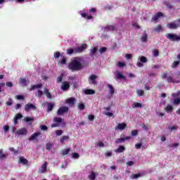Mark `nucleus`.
Instances as JSON below:
<instances>
[{
    "mask_svg": "<svg viewBox=\"0 0 180 180\" xmlns=\"http://www.w3.org/2000/svg\"><path fill=\"white\" fill-rule=\"evenodd\" d=\"M143 107V104H141V103H134L132 104V108H142Z\"/></svg>",
    "mask_w": 180,
    "mask_h": 180,
    "instance_id": "33",
    "label": "nucleus"
},
{
    "mask_svg": "<svg viewBox=\"0 0 180 180\" xmlns=\"http://www.w3.org/2000/svg\"><path fill=\"white\" fill-rule=\"evenodd\" d=\"M16 99H18L19 101L22 100V99H25V97L22 95H17L15 96Z\"/></svg>",
    "mask_w": 180,
    "mask_h": 180,
    "instance_id": "64",
    "label": "nucleus"
},
{
    "mask_svg": "<svg viewBox=\"0 0 180 180\" xmlns=\"http://www.w3.org/2000/svg\"><path fill=\"white\" fill-rule=\"evenodd\" d=\"M9 150L14 153V154H18L19 153L18 150H15V148H9Z\"/></svg>",
    "mask_w": 180,
    "mask_h": 180,
    "instance_id": "60",
    "label": "nucleus"
},
{
    "mask_svg": "<svg viewBox=\"0 0 180 180\" xmlns=\"http://www.w3.org/2000/svg\"><path fill=\"white\" fill-rule=\"evenodd\" d=\"M107 88H109L110 95H113V94H115V88H113L112 84H108Z\"/></svg>",
    "mask_w": 180,
    "mask_h": 180,
    "instance_id": "27",
    "label": "nucleus"
},
{
    "mask_svg": "<svg viewBox=\"0 0 180 180\" xmlns=\"http://www.w3.org/2000/svg\"><path fill=\"white\" fill-rule=\"evenodd\" d=\"M35 96H38V98H41V96H43V91L38 90V94H35Z\"/></svg>",
    "mask_w": 180,
    "mask_h": 180,
    "instance_id": "52",
    "label": "nucleus"
},
{
    "mask_svg": "<svg viewBox=\"0 0 180 180\" xmlns=\"http://www.w3.org/2000/svg\"><path fill=\"white\" fill-rule=\"evenodd\" d=\"M60 63L62 65L67 64V59L65 58H63L62 60H60Z\"/></svg>",
    "mask_w": 180,
    "mask_h": 180,
    "instance_id": "63",
    "label": "nucleus"
},
{
    "mask_svg": "<svg viewBox=\"0 0 180 180\" xmlns=\"http://www.w3.org/2000/svg\"><path fill=\"white\" fill-rule=\"evenodd\" d=\"M126 150V148L123 146H120L115 152L117 153H124Z\"/></svg>",
    "mask_w": 180,
    "mask_h": 180,
    "instance_id": "16",
    "label": "nucleus"
},
{
    "mask_svg": "<svg viewBox=\"0 0 180 180\" xmlns=\"http://www.w3.org/2000/svg\"><path fill=\"white\" fill-rule=\"evenodd\" d=\"M41 86H43V84H41L32 85L30 87V91H33L34 89H39L41 88Z\"/></svg>",
    "mask_w": 180,
    "mask_h": 180,
    "instance_id": "19",
    "label": "nucleus"
},
{
    "mask_svg": "<svg viewBox=\"0 0 180 180\" xmlns=\"http://www.w3.org/2000/svg\"><path fill=\"white\" fill-rule=\"evenodd\" d=\"M23 117V115L22 114L18 113L14 117V124H18V120L19 119H22Z\"/></svg>",
    "mask_w": 180,
    "mask_h": 180,
    "instance_id": "18",
    "label": "nucleus"
},
{
    "mask_svg": "<svg viewBox=\"0 0 180 180\" xmlns=\"http://www.w3.org/2000/svg\"><path fill=\"white\" fill-rule=\"evenodd\" d=\"M37 107L32 103H27L25 105V112H29V110H36Z\"/></svg>",
    "mask_w": 180,
    "mask_h": 180,
    "instance_id": "7",
    "label": "nucleus"
},
{
    "mask_svg": "<svg viewBox=\"0 0 180 180\" xmlns=\"http://www.w3.org/2000/svg\"><path fill=\"white\" fill-rule=\"evenodd\" d=\"M56 82L57 84H60V82H63V75H60L57 77Z\"/></svg>",
    "mask_w": 180,
    "mask_h": 180,
    "instance_id": "51",
    "label": "nucleus"
},
{
    "mask_svg": "<svg viewBox=\"0 0 180 180\" xmlns=\"http://www.w3.org/2000/svg\"><path fill=\"white\" fill-rule=\"evenodd\" d=\"M4 158H6V155L3 153L2 150H0V160H4Z\"/></svg>",
    "mask_w": 180,
    "mask_h": 180,
    "instance_id": "48",
    "label": "nucleus"
},
{
    "mask_svg": "<svg viewBox=\"0 0 180 180\" xmlns=\"http://www.w3.org/2000/svg\"><path fill=\"white\" fill-rule=\"evenodd\" d=\"M96 79H98V76L96 75H91V82L93 84V85H96L98 82H96Z\"/></svg>",
    "mask_w": 180,
    "mask_h": 180,
    "instance_id": "15",
    "label": "nucleus"
},
{
    "mask_svg": "<svg viewBox=\"0 0 180 180\" xmlns=\"http://www.w3.org/2000/svg\"><path fill=\"white\" fill-rule=\"evenodd\" d=\"M131 134L132 137H136V136L139 135V131L137 129L132 130L131 132Z\"/></svg>",
    "mask_w": 180,
    "mask_h": 180,
    "instance_id": "40",
    "label": "nucleus"
},
{
    "mask_svg": "<svg viewBox=\"0 0 180 180\" xmlns=\"http://www.w3.org/2000/svg\"><path fill=\"white\" fill-rule=\"evenodd\" d=\"M6 105L7 106H12V105H13V100H12V98H9L8 101L6 103Z\"/></svg>",
    "mask_w": 180,
    "mask_h": 180,
    "instance_id": "42",
    "label": "nucleus"
},
{
    "mask_svg": "<svg viewBox=\"0 0 180 180\" xmlns=\"http://www.w3.org/2000/svg\"><path fill=\"white\" fill-rule=\"evenodd\" d=\"M115 78L116 79H126V77H124V75H123L120 72L117 73V75H115Z\"/></svg>",
    "mask_w": 180,
    "mask_h": 180,
    "instance_id": "20",
    "label": "nucleus"
},
{
    "mask_svg": "<svg viewBox=\"0 0 180 180\" xmlns=\"http://www.w3.org/2000/svg\"><path fill=\"white\" fill-rule=\"evenodd\" d=\"M40 129L41 130H43L44 131H46L49 128L46 125H40Z\"/></svg>",
    "mask_w": 180,
    "mask_h": 180,
    "instance_id": "57",
    "label": "nucleus"
},
{
    "mask_svg": "<svg viewBox=\"0 0 180 180\" xmlns=\"http://www.w3.org/2000/svg\"><path fill=\"white\" fill-rule=\"evenodd\" d=\"M16 134L18 136H26V134H27V129H26V128H21L17 130Z\"/></svg>",
    "mask_w": 180,
    "mask_h": 180,
    "instance_id": "10",
    "label": "nucleus"
},
{
    "mask_svg": "<svg viewBox=\"0 0 180 180\" xmlns=\"http://www.w3.org/2000/svg\"><path fill=\"white\" fill-rule=\"evenodd\" d=\"M168 75V73L165 72L161 75V79H166V81H167V82H169V84H175V82H176V84H179V81H176L175 79H174V76L172 75Z\"/></svg>",
    "mask_w": 180,
    "mask_h": 180,
    "instance_id": "3",
    "label": "nucleus"
},
{
    "mask_svg": "<svg viewBox=\"0 0 180 180\" xmlns=\"http://www.w3.org/2000/svg\"><path fill=\"white\" fill-rule=\"evenodd\" d=\"M162 31V27H161L160 25H158L156 28H155V32H158L160 33V32Z\"/></svg>",
    "mask_w": 180,
    "mask_h": 180,
    "instance_id": "43",
    "label": "nucleus"
},
{
    "mask_svg": "<svg viewBox=\"0 0 180 180\" xmlns=\"http://www.w3.org/2000/svg\"><path fill=\"white\" fill-rule=\"evenodd\" d=\"M142 129H143V130H145L146 131H147L148 130V129H150V125H148V124H143V125L142 126Z\"/></svg>",
    "mask_w": 180,
    "mask_h": 180,
    "instance_id": "50",
    "label": "nucleus"
},
{
    "mask_svg": "<svg viewBox=\"0 0 180 180\" xmlns=\"http://www.w3.org/2000/svg\"><path fill=\"white\" fill-rule=\"evenodd\" d=\"M53 108H54V104H53L52 103H48V105H47L48 112H51V110H53Z\"/></svg>",
    "mask_w": 180,
    "mask_h": 180,
    "instance_id": "29",
    "label": "nucleus"
},
{
    "mask_svg": "<svg viewBox=\"0 0 180 180\" xmlns=\"http://www.w3.org/2000/svg\"><path fill=\"white\" fill-rule=\"evenodd\" d=\"M88 49V45L83 44L81 46H79L75 49H66V53L68 56H71L72 54H77L78 53H82L84 50H86Z\"/></svg>",
    "mask_w": 180,
    "mask_h": 180,
    "instance_id": "2",
    "label": "nucleus"
},
{
    "mask_svg": "<svg viewBox=\"0 0 180 180\" xmlns=\"http://www.w3.org/2000/svg\"><path fill=\"white\" fill-rule=\"evenodd\" d=\"M166 37L170 40V41H180V37L175 34H167Z\"/></svg>",
    "mask_w": 180,
    "mask_h": 180,
    "instance_id": "5",
    "label": "nucleus"
},
{
    "mask_svg": "<svg viewBox=\"0 0 180 180\" xmlns=\"http://www.w3.org/2000/svg\"><path fill=\"white\" fill-rule=\"evenodd\" d=\"M70 86H71V85L70 84V82H68L67 81H64L62 82V84L60 85V89H61V91H68V89H70Z\"/></svg>",
    "mask_w": 180,
    "mask_h": 180,
    "instance_id": "6",
    "label": "nucleus"
},
{
    "mask_svg": "<svg viewBox=\"0 0 180 180\" xmlns=\"http://www.w3.org/2000/svg\"><path fill=\"white\" fill-rule=\"evenodd\" d=\"M77 108L79 110H84L85 109V105L84 103H79Z\"/></svg>",
    "mask_w": 180,
    "mask_h": 180,
    "instance_id": "41",
    "label": "nucleus"
},
{
    "mask_svg": "<svg viewBox=\"0 0 180 180\" xmlns=\"http://www.w3.org/2000/svg\"><path fill=\"white\" fill-rule=\"evenodd\" d=\"M139 60H140L141 63L143 64L147 63L148 61L147 58H146V56H141L139 58Z\"/></svg>",
    "mask_w": 180,
    "mask_h": 180,
    "instance_id": "34",
    "label": "nucleus"
},
{
    "mask_svg": "<svg viewBox=\"0 0 180 180\" xmlns=\"http://www.w3.org/2000/svg\"><path fill=\"white\" fill-rule=\"evenodd\" d=\"M67 140H70V136H63L60 138V141L61 144H64L65 141H67Z\"/></svg>",
    "mask_w": 180,
    "mask_h": 180,
    "instance_id": "25",
    "label": "nucleus"
},
{
    "mask_svg": "<svg viewBox=\"0 0 180 180\" xmlns=\"http://www.w3.org/2000/svg\"><path fill=\"white\" fill-rule=\"evenodd\" d=\"M165 110L167 112V113H169L174 110V107L171 105H167L166 108H165Z\"/></svg>",
    "mask_w": 180,
    "mask_h": 180,
    "instance_id": "24",
    "label": "nucleus"
},
{
    "mask_svg": "<svg viewBox=\"0 0 180 180\" xmlns=\"http://www.w3.org/2000/svg\"><path fill=\"white\" fill-rule=\"evenodd\" d=\"M123 141H124V139L123 138H120V139H116L115 143L120 144V143H123Z\"/></svg>",
    "mask_w": 180,
    "mask_h": 180,
    "instance_id": "46",
    "label": "nucleus"
},
{
    "mask_svg": "<svg viewBox=\"0 0 180 180\" xmlns=\"http://www.w3.org/2000/svg\"><path fill=\"white\" fill-rule=\"evenodd\" d=\"M96 177V174L95 172H91V180H95V178Z\"/></svg>",
    "mask_w": 180,
    "mask_h": 180,
    "instance_id": "61",
    "label": "nucleus"
},
{
    "mask_svg": "<svg viewBox=\"0 0 180 180\" xmlns=\"http://www.w3.org/2000/svg\"><path fill=\"white\" fill-rule=\"evenodd\" d=\"M63 131L61 129H58L56 131V136H61L63 134Z\"/></svg>",
    "mask_w": 180,
    "mask_h": 180,
    "instance_id": "56",
    "label": "nucleus"
},
{
    "mask_svg": "<svg viewBox=\"0 0 180 180\" xmlns=\"http://www.w3.org/2000/svg\"><path fill=\"white\" fill-rule=\"evenodd\" d=\"M167 27L169 29H178V25L175 24V22H170L167 25Z\"/></svg>",
    "mask_w": 180,
    "mask_h": 180,
    "instance_id": "17",
    "label": "nucleus"
},
{
    "mask_svg": "<svg viewBox=\"0 0 180 180\" xmlns=\"http://www.w3.org/2000/svg\"><path fill=\"white\" fill-rule=\"evenodd\" d=\"M68 110H69L68 107L62 106L58 110L57 115H58L59 116L61 115H64V113H67Z\"/></svg>",
    "mask_w": 180,
    "mask_h": 180,
    "instance_id": "8",
    "label": "nucleus"
},
{
    "mask_svg": "<svg viewBox=\"0 0 180 180\" xmlns=\"http://www.w3.org/2000/svg\"><path fill=\"white\" fill-rule=\"evenodd\" d=\"M19 161L23 165H27V164H29V161H27V159L23 158V157H20V160Z\"/></svg>",
    "mask_w": 180,
    "mask_h": 180,
    "instance_id": "21",
    "label": "nucleus"
},
{
    "mask_svg": "<svg viewBox=\"0 0 180 180\" xmlns=\"http://www.w3.org/2000/svg\"><path fill=\"white\" fill-rule=\"evenodd\" d=\"M136 94L138 96H144V91L141 89L136 90Z\"/></svg>",
    "mask_w": 180,
    "mask_h": 180,
    "instance_id": "38",
    "label": "nucleus"
},
{
    "mask_svg": "<svg viewBox=\"0 0 180 180\" xmlns=\"http://www.w3.org/2000/svg\"><path fill=\"white\" fill-rule=\"evenodd\" d=\"M98 51V48L97 47H94L91 49V57H94L96 54V52Z\"/></svg>",
    "mask_w": 180,
    "mask_h": 180,
    "instance_id": "35",
    "label": "nucleus"
},
{
    "mask_svg": "<svg viewBox=\"0 0 180 180\" xmlns=\"http://www.w3.org/2000/svg\"><path fill=\"white\" fill-rule=\"evenodd\" d=\"M117 65L120 68H122L124 67L126 65V64H124L123 62H117Z\"/></svg>",
    "mask_w": 180,
    "mask_h": 180,
    "instance_id": "49",
    "label": "nucleus"
},
{
    "mask_svg": "<svg viewBox=\"0 0 180 180\" xmlns=\"http://www.w3.org/2000/svg\"><path fill=\"white\" fill-rule=\"evenodd\" d=\"M75 98H70L66 100V103H68L69 106H74V105L75 104Z\"/></svg>",
    "mask_w": 180,
    "mask_h": 180,
    "instance_id": "14",
    "label": "nucleus"
},
{
    "mask_svg": "<svg viewBox=\"0 0 180 180\" xmlns=\"http://www.w3.org/2000/svg\"><path fill=\"white\" fill-rule=\"evenodd\" d=\"M60 56H61V53H60L59 51H56L54 53L55 58H60Z\"/></svg>",
    "mask_w": 180,
    "mask_h": 180,
    "instance_id": "53",
    "label": "nucleus"
},
{
    "mask_svg": "<svg viewBox=\"0 0 180 180\" xmlns=\"http://www.w3.org/2000/svg\"><path fill=\"white\" fill-rule=\"evenodd\" d=\"M24 120L27 122V123H29V122H33L34 119L30 117H25Z\"/></svg>",
    "mask_w": 180,
    "mask_h": 180,
    "instance_id": "45",
    "label": "nucleus"
},
{
    "mask_svg": "<svg viewBox=\"0 0 180 180\" xmlns=\"http://www.w3.org/2000/svg\"><path fill=\"white\" fill-rule=\"evenodd\" d=\"M172 148H176V147H179V143H172L170 145Z\"/></svg>",
    "mask_w": 180,
    "mask_h": 180,
    "instance_id": "55",
    "label": "nucleus"
},
{
    "mask_svg": "<svg viewBox=\"0 0 180 180\" xmlns=\"http://www.w3.org/2000/svg\"><path fill=\"white\" fill-rule=\"evenodd\" d=\"M48 164L49 163L47 162H44V164L42 165L41 169H39V172H41V174H44V172H46Z\"/></svg>",
    "mask_w": 180,
    "mask_h": 180,
    "instance_id": "13",
    "label": "nucleus"
},
{
    "mask_svg": "<svg viewBox=\"0 0 180 180\" xmlns=\"http://www.w3.org/2000/svg\"><path fill=\"white\" fill-rule=\"evenodd\" d=\"M82 18H84V19H91V15H88L86 13H81Z\"/></svg>",
    "mask_w": 180,
    "mask_h": 180,
    "instance_id": "37",
    "label": "nucleus"
},
{
    "mask_svg": "<svg viewBox=\"0 0 180 180\" xmlns=\"http://www.w3.org/2000/svg\"><path fill=\"white\" fill-rule=\"evenodd\" d=\"M169 130H177L178 129V127L176 125H174L172 127H169Z\"/></svg>",
    "mask_w": 180,
    "mask_h": 180,
    "instance_id": "62",
    "label": "nucleus"
},
{
    "mask_svg": "<svg viewBox=\"0 0 180 180\" xmlns=\"http://www.w3.org/2000/svg\"><path fill=\"white\" fill-rule=\"evenodd\" d=\"M173 99L174 105H180V91H177L176 94L174 93L172 94Z\"/></svg>",
    "mask_w": 180,
    "mask_h": 180,
    "instance_id": "4",
    "label": "nucleus"
},
{
    "mask_svg": "<svg viewBox=\"0 0 180 180\" xmlns=\"http://www.w3.org/2000/svg\"><path fill=\"white\" fill-rule=\"evenodd\" d=\"M53 122H54V123H57L58 124L59 123L63 122V118L58 117H55L53 118Z\"/></svg>",
    "mask_w": 180,
    "mask_h": 180,
    "instance_id": "28",
    "label": "nucleus"
},
{
    "mask_svg": "<svg viewBox=\"0 0 180 180\" xmlns=\"http://www.w3.org/2000/svg\"><path fill=\"white\" fill-rule=\"evenodd\" d=\"M72 158H75V159L79 158V154L77 153H72Z\"/></svg>",
    "mask_w": 180,
    "mask_h": 180,
    "instance_id": "54",
    "label": "nucleus"
},
{
    "mask_svg": "<svg viewBox=\"0 0 180 180\" xmlns=\"http://www.w3.org/2000/svg\"><path fill=\"white\" fill-rule=\"evenodd\" d=\"M153 54V57H158V56H160V51H158V49H154Z\"/></svg>",
    "mask_w": 180,
    "mask_h": 180,
    "instance_id": "39",
    "label": "nucleus"
},
{
    "mask_svg": "<svg viewBox=\"0 0 180 180\" xmlns=\"http://www.w3.org/2000/svg\"><path fill=\"white\" fill-rule=\"evenodd\" d=\"M70 151H71V148H68L63 150H62V155H67V154L70 153Z\"/></svg>",
    "mask_w": 180,
    "mask_h": 180,
    "instance_id": "32",
    "label": "nucleus"
},
{
    "mask_svg": "<svg viewBox=\"0 0 180 180\" xmlns=\"http://www.w3.org/2000/svg\"><path fill=\"white\" fill-rule=\"evenodd\" d=\"M41 134V132L40 131H37L32 134L31 136L29 138L30 141H33V140H36Z\"/></svg>",
    "mask_w": 180,
    "mask_h": 180,
    "instance_id": "12",
    "label": "nucleus"
},
{
    "mask_svg": "<svg viewBox=\"0 0 180 180\" xmlns=\"http://www.w3.org/2000/svg\"><path fill=\"white\" fill-rule=\"evenodd\" d=\"M53 147H54V144H53V143L51 142H49L46 144V150H47L48 151H50Z\"/></svg>",
    "mask_w": 180,
    "mask_h": 180,
    "instance_id": "22",
    "label": "nucleus"
},
{
    "mask_svg": "<svg viewBox=\"0 0 180 180\" xmlns=\"http://www.w3.org/2000/svg\"><path fill=\"white\" fill-rule=\"evenodd\" d=\"M6 85V86H8V88H12V86H13V83H12V82H7Z\"/></svg>",
    "mask_w": 180,
    "mask_h": 180,
    "instance_id": "59",
    "label": "nucleus"
},
{
    "mask_svg": "<svg viewBox=\"0 0 180 180\" xmlns=\"http://www.w3.org/2000/svg\"><path fill=\"white\" fill-rule=\"evenodd\" d=\"M148 39V36L147 35V34H144V35L141 37V41H142V43H146Z\"/></svg>",
    "mask_w": 180,
    "mask_h": 180,
    "instance_id": "30",
    "label": "nucleus"
},
{
    "mask_svg": "<svg viewBox=\"0 0 180 180\" xmlns=\"http://www.w3.org/2000/svg\"><path fill=\"white\" fill-rule=\"evenodd\" d=\"M44 94H45L46 98H48V99H51V94L50 93V91H49V89L47 88H45L44 90Z\"/></svg>",
    "mask_w": 180,
    "mask_h": 180,
    "instance_id": "23",
    "label": "nucleus"
},
{
    "mask_svg": "<svg viewBox=\"0 0 180 180\" xmlns=\"http://www.w3.org/2000/svg\"><path fill=\"white\" fill-rule=\"evenodd\" d=\"M141 176V174L138 173V174H134L131 176V178H132V179H137V178H140Z\"/></svg>",
    "mask_w": 180,
    "mask_h": 180,
    "instance_id": "47",
    "label": "nucleus"
},
{
    "mask_svg": "<svg viewBox=\"0 0 180 180\" xmlns=\"http://www.w3.org/2000/svg\"><path fill=\"white\" fill-rule=\"evenodd\" d=\"M27 82V80L25 78H22V77L20 78V84L22 86H26Z\"/></svg>",
    "mask_w": 180,
    "mask_h": 180,
    "instance_id": "26",
    "label": "nucleus"
},
{
    "mask_svg": "<svg viewBox=\"0 0 180 180\" xmlns=\"http://www.w3.org/2000/svg\"><path fill=\"white\" fill-rule=\"evenodd\" d=\"M106 51H108V48H106L105 46L101 47L99 49L100 54H103V53H106Z\"/></svg>",
    "mask_w": 180,
    "mask_h": 180,
    "instance_id": "36",
    "label": "nucleus"
},
{
    "mask_svg": "<svg viewBox=\"0 0 180 180\" xmlns=\"http://www.w3.org/2000/svg\"><path fill=\"white\" fill-rule=\"evenodd\" d=\"M107 29H108L109 30H112V32L116 31V27H115V25H108L107 27Z\"/></svg>",
    "mask_w": 180,
    "mask_h": 180,
    "instance_id": "44",
    "label": "nucleus"
},
{
    "mask_svg": "<svg viewBox=\"0 0 180 180\" xmlns=\"http://www.w3.org/2000/svg\"><path fill=\"white\" fill-rule=\"evenodd\" d=\"M162 16H164V14L161 12H158V13H156L155 15L153 16L152 21L157 22V20H158V19H160V18Z\"/></svg>",
    "mask_w": 180,
    "mask_h": 180,
    "instance_id": "11",
    "label": "nucleus"
},
{
    "mask_svg": "<svg viewBox=\"0 0 180 180\" xmlns=\"http://www.w3.org/2000/svg\"><path fill=\"white\" fill-rule=\"evenodd\" d=\"M104 115H105V116H108L109 117H112V116H113V113L112 112H104Z\"/></svg>",
    "mask_w": 180,
    "mask_h": 180,
    "instance_id": "58",
    "label": "nucleus"
},
{
    "mask_svg": "<svg viewBox=\"0 0 180 180\" xmlns=\"http://www.w3.org/2000/svg\"><path fill=\"white\" fill-rule=\"evenodd\" d=\"M127 127V124L126 123H118L117 126L115 127V130H124Z\"/></svg>",
    "mask_w": 180,
    "mask_h": 180,
    "instance_id": "9",
    "label": "nucleus"
},
{
    "mask_svg": "<svg viewBox=\"0 0 180 180\" xmlns=\"http://www.w3.org/2000/svg\"><path fill=\"white\" fill-rule=\"evenodd\" d=\"M179 64H180V60L174 61L172 65V68H176V67H178V65H179Z\"/></svg>",
    "mask_w": 180,
    "mask_h": 180,
    "instance_id": "31",
    "label": "nucleus"
},
{
    "mask_svg": "<svg viewBox=\"0 0 180 180\" xmlns=\"http://www.w3.org/2000/svg\"><path fill=\"white\" fill-rule=\"evenodd\" d=\"M68 68L72 71H81L84 68L82 58L81 57H75L69 63Z\"/></svg>",
    "mask_w": 180,
    "mask_h": 180,
    "instance_id": "1",
    "label": "nucleus"
}]
</instances>
